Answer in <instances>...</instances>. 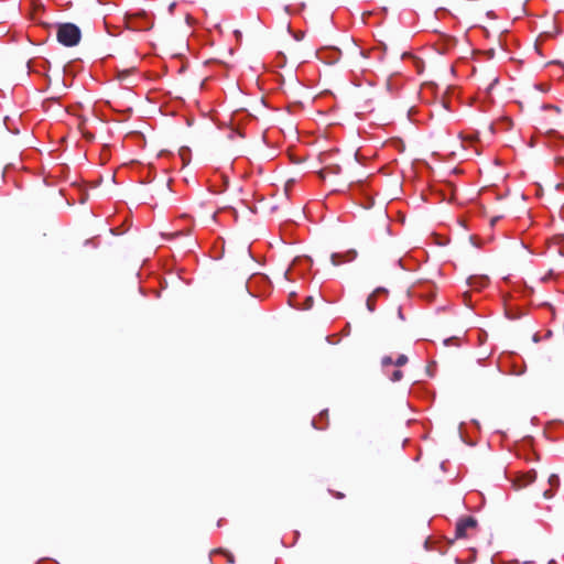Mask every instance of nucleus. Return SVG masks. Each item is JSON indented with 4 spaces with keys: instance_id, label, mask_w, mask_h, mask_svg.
<instances>
[{
    "instance_id": "9b49d317",
    "label": "nucleus",
    "mask_w": 564,
    "mask_h": 564,
    "mask_svg": "<svg viewBox=\"0 0 564 564\" xmlns=\"http://www.w3.org/2000/svg\"><path fill=\"white\" fill-rule=\"evenodd\" d=\"M329 494L336 498V499H344L345 498V495L340 491H335V490H330L329 489Z\"/></svg>"
},
{
    "instance_id": "4be33fe9",
    "label": "nucleus",
    "mask_w": 564,
    "mask_h": 564,
    "mask_svg": "<svg viewBox=\"0 0 564 564\" xmlns=\"http://www.w3.org/2000/svg\"><path fill=\"white\" fill-rule=\"evenodd\" d=\"M545 108H550V109H553V110H555V111H558V110H560V109H558L557 107H555V106H546Z\"/></svg>"
},
{
    "instance_id": "4468645a",
    "label": "nucleus",
    "mask_w": 564,
    "mask_h": 564,
    "mask_svg": "<svg viewBox=\"0 0 564 564\" xmlns=\"http://www.w3.org/2000/svg\"><path fill=\"white\" fill-rule=\"evenodd\" d=\"M313 302H314L313 297H312V296H308V297L306 299V301H305V304H304V306H303V310H308V308H311V307L313 306Z\"/></svg>"
},
{
    "instance_id": "39448f33",
    "label": "nucleus",
    "mask_w": 564,
    "mask_h": 564,
    "mask_svg": "<svg viewBox=\"0 0 564 564\" xmlns=\"http://www.w3.org/2000/svg\"><path fill=\"white\" fill-rule=\"evenodd\" d=\"M547 482L551 486V489H547L543 492V497L545 499H550L554 496L553 489H556L560 486V478L556 474H551L549 476Z\"/></svg>"
},
{
    "instance_id": "20e7f679",
    "label": "nucleus",
    "mask_w": 564,
    "mask_h": 564,
    "mask_svg": "<svg viewBox=\"0 0 564 564\" xmlns=\"http://www.w3.org/2000/svg\"><path fill=\"white\" fill-rule=\"evenodd\" d=\"M535 479H536L535 470H530L528 473H524V474L520 475L513 481V486H514L516 489H522V488L531 485L532 482H534Z\"/></svg>"
},
{
    "instance_id": "412c9836",
    "label": "nucleus",
    "mask_w": 564,
    "mask_h": 564,
    "mask_svg": "<svg viewBox=\"0 0 564 564\" xmlns=\"http://www.w3.org/2000/svg\"><path fill=\"white\" fill-rule=\"evenodd\" d=\"M180 155H181V158H182L183 162H185V161H186V160H185L186 154H184V151H183V150H181Z\"/></svg>"
},
{
    "instance_id": "6ab92c4d",
    "label": "nucleus",
    "mask_w": 564,
    "mask_h": 564,
    "mask_svg": "<svg viewBox=\"0 0 564 564\" xmlns=\"http://www.w3.org/2000/svg\"><path fill=\"white\" fill-rule=\"evenodd\" d=\"M499 218H500V217H494V218H491V220H490V225H491V226H494V225L498 221V219H499Z\"/></svg>"
},
{
    "instance_id": "6e6552de",
    "label": "nucleus",
    "mask_w": 564,
    "mask_h": 564,
    "mask_svg": "<svg viewBox=\"0 0 564 564\" xmlns=\"http://www.w3.org/2000/svg\"><path fill=\"white\" fill-rule=\"evenodd\" d=\"M376 301L377 296L371 293L366 301V305L369 312H373L376 310Z\"/></svg>"
},
{
    "instance_id": "5701e85b",
    "label": "nucleus",
    "mask_w": 564,
    "mask_h": 564,
    "mask_svg": "<svg viewBox=\"0 0 564 564\" xmlns=\"http://www.w3.org/2000/svg\"><path fill=\"white\" fill-rule=\"evenodd\" d=\"M122 75L127 76L128 75V70L122 72Z\"/></svg>"
},
{
    "instance_id": "423d86ee",
    "label": "nucleus",
    "mask_w": 564,
    "mask_h": 564,
    "mask_svg": "<svg viewBox=\"0 0 564 564\" xmlns=\"http://www.w3.org/2000/svg\"><path fill=\"white\" fill-rule=\"evenodd\" d=\"M340 172V167L338 165L327 166L319 171V176L325 178L327 174H338Z\"/></svg>"
},
{
    "instance_id": "aec40b11",
    "label": "nucleus",
    "mask_w": 564,
    "mask_h": 564,
    "mask_svg": "<svg viewBox=\"0 0 564 564\" xmlns=\"http://www.w3.org/2000/svg\"><path fill=\"white\" fill-rule=\"evenodd\" d=\"M180 155H181V158H182L183 162H185V161H186V160H185L186 154H184V151H183V150H181Z\"/></svg>"
},
{
    "instance_id": "2eb2a0df",
    "label": "nucleus",
    "mask_w": 564,
    "mask_h": 564,
    "mask_svg": "<svg viewBox=\"0 0 564 564\" xmlns=\"http://www.w3.org/2000/svg\"><path fill=\"white\" fill-rule=\"evenodd\" d=\"M388 365H394V361H392V358L391 357H383L382 358V366H388Z\"/></svg>"
},
{
    "instance_id": "f03ea898",
    "label": "nucleus",
    "mask_w": 564,
    "mask_h": 564,
    "mask_svg": "<svg viewBox=\"0 0 564 564\" xmlns=\"http://www.w3.org/2000/svg\"><path fill=\"white\" fill-rule=\"evenodd\" d=\"M478 527V522L474 517H465L459 519L455 528V536L457 539L469 536L470 531H475Z\"/></svg>"
},
{
    "instance_id": "0eeeda50",
    "label": "nucleus",
    "mask_w": 564,
    "mask_h": 564,
    "mask_svg": "<svg viewBox=\"0 0 564 564\" xmlns=\"http://www.w3.org/2000/svg\"><path fill=\"white\" fill-rule=\"evenodd\" d=\"M487 278H470L468 280L469 285L474 288H482L487 284Z\"/></svg>"
},
{
    "instance_id": "f8f14e48",
    "label": "nucleus",
    "mask_w": 564,
    "mask_h": 564,
    "mask_svg": "<svg viewBox=\"0 0 564 564\" xmlns=\"http://www.w3.org/2000/svg\"><path fill=\"white\" fill-rule=\"evenodd\" d=\"M188 230L184 231V230H177L173 234H171V237L173 238H178V237H182V236H185V235H188Z\"/></svg>"
},
{
    "instance_id": "f257e3e1",
    "label": "nucleus",
    "mask_w": 564,
    "mask_h": 564,
    "mask_svg": "<svg viewBox=\"0 0 564 564\" xmlns=\"http://www.w3.org/2000/svg\"><path fill=\"white\" fill-rule=\"evenodd\" d=\"M56 39L62 45L72 47L80 42L82 31L74 23H58L56 25Z\"/></svg>"
},
{
    "instance_id": "a211bd4d",
    "label": "nucleus",
    "mask_w": 564,
    "mask_h": 564,
    "mask_svg": "<svg viewBox=\"0 0 564 564\" xmlns=\"http://www.w3.org/2000/svg\"><path fill=\"white\" fill-rule=\"evenodd\" d=\"M398 316L400 319H402V321L404 319L401 307L398 308Z\"/></svg>"
},
{
    "instance_id": "ddd939ff",
    "label": "nucleus",
    "mask_w": 564,
    "mask_h": 564,
    "mask_svg": "<svg viewBox=\"0 0 564 564\" xmlns=\"http://www.w3.org/2000/svg\"><path fill=\"white\" fill-rule=\"evenodd\" d=\"M373 295H376L377 297L381 294H388V291L384 289V288H377L373 292H372Z\"/></svg>"
},
{
    "instance_id": "dca6fc26",
    "label": "nucleus",
    "mask_w": 564,
    "mask_h": 564,
    "mask_svg": "<svg viewBox=\"0 0 564 564\" xmlns=\"http://www.w3.org/2000/svg\"><path fill=\"white\" fill-rule=\"evenodd\" d=\"M240 289H241V293L242 294H250V291H249L248 285H247L246 282L241 283Z\"/></svg>"
},
{
    "instance_id": "1a4fd4ad",
    "label": "nucleus",
    "mask_w": 564,
    "mask_h": 564,
    "mask_svg": "<svg viewBox=\"0 0 564 564\" xmlns=\"http://www.w3.org/2000/svg\"><path fill=\"white\" fill-rule=\"evenodd\" d=\"M403 378V372L401 370H394L391 375H390V380L393 381V382H398L400 381L401 379Z\"/></svg>"
},
{
    "instance_id": "7ed1b4c3",
    "label": "nucleus",
    "mask_w": 564,
    "mask_h": 564,
    "mask_svg": "<svg viewBox=\"0 0 564 564\" xmlns=\"http://www.w3.org/2000/svg\"><path fill=\"white\" fill-rule=\"evenodd\" d=\"M357 258V251L354 249L347 250L345 252H336L330 256V262L333 265L337 267L346 262H351Z\"/></svg>"
},
{
    "instance_id": "f3484780",
    "label": "nucleus",
    "mask_w": 564,
    "mask_h": 564,
    "mask_svg": "<svg viewBox=\"0 0 564 564\" xmlns=\"http://www.w3.org/2000/svg\"><path fill=\"white\" fill-rule=\"evenodd\" d=\"M357 531V528L355 525H350L349 528H347L346 530V534L347 535H354Z\"/></svg>"
},
{
    "instance_id": "9d476101",
    "label": "nucleus",
    "mask_w": 564,
    "mask_h": 564,
    "mask_svg": "<svg viewBox=\"0 0 564 564\" xmlns=\"http://www.w3.org/2000/svg\"><path fill=\"white\" fill-rule=\"evenodd\" d=\"M408 362V357L405 355H400L397 360L394 361V365L397 367H401Z\"/></svg>"
}]
</instances>
